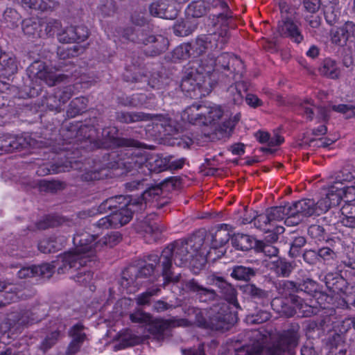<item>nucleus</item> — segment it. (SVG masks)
I'll list each match as a JSON object with an SVG mask.
<instances>
[{
  "mask_svg": "<svg viewBox=\"0 0 355 355\" xmlns=\"http://www.w3.org/2000/svg\"><path fill=\"white\" fill-rule=\"evenodd\" d=\"M73 242L77 245L74 250L59 256L57 260L58 272L60 274H71L75 282L86 286L89 279L87 235H83V238L76 235Z\"/></svg>",
  "mask_w": 355,
  "mask_h": 355,
  "instance_id": "3",
  "label": "nucleus"
},
{
  "mask_svg": "<svg viewBox=\"0 0 355 355\" xmlns=\"http://www.w3.org/2000/svg\"><path fill=\"white\" fill-rule=\"evenodd\" d=\"M62 245L61 239L58 242L55 239H45L40 241L38 244V248L44 253H51L60 249Z\"/></svg>",
  "mask_w": 355,
  "mask_h": 355,
  "instance_id": "52",
  "label": "nucleus"
},
{
  "mask_svg": "<svg viewBox=\"0 0 355 355\" xmlns=\"http://www.w3.org/2000/svg\"><path fill=\"white\" fill-rule=\"evenodd\" d=\"M277 33L279 36L289 38L297 44H300L304 40V36L297 21L289 17H286L279 21Z\"/></svg>",
  "mask_w": 355,
  "mask_h": 355,
  "instance_id": "19",
  "label": "nucleus"
},
{
  "mask_svg": "<svg viewBox=\"0 0 355 355\" xmlns=\"http://www.w3.org/2000/svg\"><path fill=\"white\" fill-rule=\"evenodd\" d=\"M159 291V288H152L138 295L135 298L137 304L139 306L150 305L152 297L156 295Z\"/></svg>",
  "mask_w": 355,
  "mask_h": 355,
  "instance_id": "59",
  "label": "nucleus"
},
{
  "mask_svg": "<svg viewBox=\"0 0 355 355\" xmlns=\"http://www.w3.org/2000/svg\"><path fill=\"white\" fill-rule=\"evenodd\" d=\"M248 85L246 82L237 81L231 85L225 92V98L228 103L241 105L244 101V95L248 92Z\"/></svg>",
  "mask_w": 355,
  "mask_h": 355,
  "instance_id": "26",
  "label": "nucleus"
},
{
  "mask_svg": "<svg viewBox=\"0 0 355 355\" xmlns=\"http://www.w3.org/2000/svg\"><path fill=\"white\" fill-rule=\"evenodd\" d=\"M148 255L144 256L140 266H130L123 270L121 278L119 281L120 286L123 288L128 290L129 287L139 286L138 279L148 278L151 277L155 272L157 266H160V263H154L147 259Z\"/></svg>",
  "mask_w": 355,
  "mask_h": 355,
  "instance_id": "9",
  "label": "nucleus"
},
{
  "mask_svg": "<svg viewBox=\"0 0 355 355\" xmlns=\"http://www.w3.org/2000/svg\"><path fill=\"white\" fill-rule=\"evenodd\" d=\"M159 117V125L164 129L166 135H173L178 132L176 122L172 119L160 115Z\"/></svg>",
  "mask_w": 355,
  "mask_h": 355,
  "instance_id": "55",
  "label": "nucleus"
},
{
  "mask_svg": "<svg viewBox=\"0 0 355 355\" xmlns=\"http://www.w3.org/2000/svg\"><path fill=\"white\" fill-rule=\"evenodd\" d=\"M334 189L336 193H340V191H342L345 199L344 203H352L355 201V187H339L334 185Z\"/></svg>",
  "mask_w": 355,
  "mask_h": 355,
  "instance_id": "62",
  "label": "nucleus"
},
{
  "mask_svg": "<svg viewBox=\"0 0 355 355\" xmlns=\"http://www.w3.org/2000/svg\"><path fill=\"white\" fill-rule=\"evenodd\" d=\"M83 327L80 324L74 325L70 331L73 340L69 346V352L75 353L79 348V343L84 340L85 334L83 333Z\"/></svg>",
  "mask_w": 355,
  "mask_h": 355,
  "instance_id": "42",
  "label": "nucleus"
},
{
  "mask_svg": "<svg viewBox=\"0 0 355 355\" xmlns=\"http://www.w3.org/2000/svg\"><path fill=\"white\" fill-rule=\"evenodd\" d=\"M276 288L279 293L282 295H288L289 300L291 302V297L297 296V295H295V293H300L299 279L296 281H280L276 286Z\"/></svg>",
  "mask_w": 355,
  "mask_h": 355,
  "instance_id": "37",
  "label": "nucleus"
},
{
  "mask_svg": "<svg viewBox=\"0 0 355 355\" xmlns=\"http://www.w3.org/2000/svg\"><path fill=\"white\" fill-rule=\"evenodd\" d=\"M306 243V239L304 236H295L289 243L290 249L288 256L292 259H296L302 254V248Z\"/></svg>",
  "mask_w": 355,
  "mask_h": 355,
  "instance_id": "49",
  "label": "nucleus"
},
{
  "mask_svg": "<svg viewBox=\"0 0 355 355\" xmlns=\"http://www.w3.org/2000/svg\"><path fill=\"white\" fill-rule=\"evenodd\" d=\"M207 12V4L204 1L191 2L186 10L188 17L198 18L204 16Z\"/></svg>",
  "mask_w": 355,
  "mask_h": 355,
  "instance_id": "46",
  "label": "nucleus"
},
{
  "mask_svg": "<svg viewBox=\"0 0 355 355\" xmlns=\"http://www.w3.org/2000/svg\"><path fill=\"white\" fill-rule=\"evenodd\" d=\"M223 116V110L220 105L195 103L184 110L182 118L193 125H208L216 123Z\"/></svg>",
  "mask_w": 355,
  "mask_h": 355,
  "instance_id": "7",
  "label": "nucleus"
},
{
  "mask_svg": "<svg viewBox=\"0 0 355 355\" xmlns=\"http://www.w3.org/2000/svg\"><path fill=\"white\" fill-rule=\"evenodd\" d=\"M98 9L104 16H110L116 12V7L113 0H100Z\"/></svg>",
  "mask_w": 355,
  "mask_h": 355,
  "instance_id": "63",
  "label": "nucleus"
},
{
  "mask_svg": "<svg viewBox=\"0 0 355 355\" xmlns=\"http://www.w3.org/2000/svg\"><path fill=\"white\" fill-rule=\"evenodd\" d=\"M153 35L144 28L128 27L124 29L123 37L138 44L149 45Z\"/></svg>",
  "mask_w": 355,
  "mask_h": 355,
  "instance_id": "29",
  "label": "nucleus"
},
{
  "mask_svg": "<svg viewBox=\"0 0 355 355\" xmlns=\"http://www.w3.org/2000/svg\"><path fill=\"white\" fill-rule=\"evenodd\" d=\"M270 318V313L266 311L259 310L256 314L248 317L247 320L250 324H262Z\"/></svg>",
  "mask_w": 355,
  "mask_h": 355,
  "instance_id": "64",
  "label": "nucleus"
},
{
  "mask_svg": "<svg viewBox=\"0 0 355 355\" xmlns=\"http://www.w3.org/2000/svg\"><path fill=\"white\" fill-rule=\"evenodd\" d=\"M255 252L257 253L261 252L267 257H277L279 249L271 243L258 240L255 243Z\"/></svg>",
  "mask_w": 355,
  "mask_h": 355,
  "instance_id": "51",
  "label": "nucleus"
},
{
  "mask_svg": "<svg viewBox=\"0 0 355 355\" xmlns=\"http://www.w3.org/2000/svg\"><path fill=\"white\" fill-rule=\"evenodd\" d=\"M197 76L196 73L191 72L182 78L180 87L183 92H195L201 87V83L200 81H198Z\"/></svg>",
  "mask_w": 355,
  "mask_h": 355,
  "instance_id": "45",
  "label": "nucleus"
},
{
  "mask_svg": "<svg viewBox=\"0 0 355 355\" xmlns=\"http://www.w3.org/2000/svg\"><path fill=\"white\" fill-rule=\"evenodd\" d=\"M149 12L153 16L166 19H173L178 14L173 4L162 0L153 2L149 6Z\"/></svg>",
  "mask_w": 355,
  "mask_h": 355,
  "instance_id": "24",
  "label": "nucleus"
},
{
  "mask_svg": "<svg viewBox=\"0 0 355 355\" xmlns=\"http://www.w3.org/2000/svg\"><path fill=\"white\" fill-rule=\"evenodd\" d=\"M145 98L143 94H134L131 96H121L119 98V103L125 107H137L142 105Z\"/></svg>",
  "mask_w": 355,
  "mask_h": 355,
  "instance_id": "56",
  "label": "nucleus"
},
{
  "mask_svg": "<svg viewBox=\"0 0 355 355\" xmlns=\"http://www.w3.org/2000/svg\"><path fill=\"white\" fill-rule=\"evenodd\" d=\"M338 267L341 273L345 272V275L348 273L353 277L355 276V252H349L343 256Z\"/></svg>",
  "mask_w": 355,
  "mask_h": 355,
  "instance_id": "39",
  "label": "nucleus"
},
{
  "mask_svg": "<svg viewBox=\"0 0 355 355\" xmlns=\"http://www.w3.org/2000/svg\"><path fill=\"white\" fill-rule=\"evenodd\" d=\"M317 252L319 262L323 261L328 264L334 261L337 257V253L329 247L320 248L317 250Z\"/></svg>",
  "mask_w": 355,
  "mask_h": 355,
  "instance_id": "58",
  "label": "nucleus"
},
{
  "mask_svg": "<svg viewBox=\"0 0 355 355\" xmlns=\"http://www.w3.org/2000/svg\"><path fill=\"white\" fill-rule=\"evenodd\" d=\"M214 73H221L229 77L235 78L236 76L241 77L245 72L244 64L241 59L229 53H223L213 61Z\"/></svg>",
  "mask_w": 355,
  "mask_h": 355,
  "instance_id": "11",
  "label": "nucleus"
},
{
  "mask_svg": "<svg viewBox=\"0 0 355 355\" xmlns=\"http://www.w3.org/2000/svg\"><path fill=\"white\" fill-rule=\"evenodd\" d=\"M211 6L213 10L209 19L216 30L211 33L198 36L194 42L190 43L193 57L200 56L207 51L221 50L230 39L229 28L233 19L232 12L223 0H214Z\"/></svg>",
  "mask_w": 355,
  "mask_h": 355,
  "instance_id": "2",
  "label": "nucleus"
},
{
  "mask_svg": "<svg viewBox=\"0 0 355 355\" xmlns=\"http://www.w3.org/2000/svg\"><path fill=\"white\" fill-rule=\"evenodd\" d=\"M291 304L297 309V313L303 318L311 317L317 315L319 309L317 306H313L306 304L300 296L291 297Z\"/></svg>",
  "mask_w": 355,
  "mask_h": 355,
  "instance_id": "34",
  "label": "nucleus"
},
{
  "mask_svg": "<svg viewBox=\"0 0 355 355\" xmlns=\"http://www.w3.org/2000/svg\"><path fill=\"white\" fill-rule=\"evenodd\" d=\"M347 337L343 334H339L337 330H333L328 338L329 348H337L347 349Z\"/></svg>",
  "mask_w": 355,
  "mask_h": 355,
  "instance_id": "50",
  "label": "nucleus"
},
{
  "mask_svg": "<svg viewBox=\"0 0 355 355\" xmlns=\"http://www.w3.org/2000/svg\"><path fill=\"white\" fill-rule=\"evenodd\" d=\"M157 217L156 213H150L135 225L136 232L142 235L147 243L157 242L162 237L164 228L155 221Z\"/></svg>",
  "mask_w": 355,
  "mask_h": 355,
  "instance_id": "13",
  "label": "nucleus"
},
{
  "mask_svg": "<svg viewBox=\"0 0 355 355\" xmlns=\"http://www.w3.org/2000/svg\"><path fill=\"white\" fill-rule=\"evenodd\" d=\"M173 33L176 36L185 37L192 33L193 28L188 21H177L173 26Z\"/></svg>",
  "mask_w": 355,
  "mask_h": 355,
  "instance_id": "57",
  "label": "nucleus"
},
{
  "mask_svg": "<svg viewBox=\"0 0 355 355\" xmlns=\"http://www.w3.org/2000/svg\"><path fill=\"white\" fill-rule=\"evenodd\" d=\"M300 326L298 322H292L286 329L276 333L271 338L272 344L266 349L247 351V355H284L288 352L293 355L300 339Z\"/></svg>",
  "mask_w": 355,
  "mask_h": 355,
  "instance_id": "6",
  "label": "nucleus"
},
{
  "mask_svg": "<svg viewBox=\"0 0 355 355\" xmlns=\"http://www.w3.org/2000/svg\"><path fill=\"white\" fill-rule=\"evenodd\" d=\"M178 180L175 178H171L162 181L160 184L152 185L145 189L140 197H134V198L142 199V202L146 205V201L154 198L156 196L162 195L164 191H171L175 189Z\"/></svg>",
  "mask_w": 355,
  "mask_h": 355,
  "instance_id": "22",
  "label": "nucleus"
},
{
  "mask_svg": "<svg viewBox=\"0 0 355 355\" xmlns=\"http://www.w3.org/2000/svg\"><path fill=\"white\" fill-rule=\"evenodd\" d=\"M206 238V231L198 230L185 240H177L168 244L159 256L149 254L147 259L154 263H160L164 285L177 284L180 281L181 274H175L173 271V262L177 266H184L191 257L202 250Z\"/></svg>",
  "mask_w": 355,
  "mask_h": 355,
  "instance_id": "1",
  "label": "nucleus"
},
{
  "mask_svg": "<svg viewBox=\"0 0 355 355\" xmlns=\"http://www.w3.org/2000/svg\"><path fill=\"white\" fill-rule=\"evenodd\" d=\"M293 220L288 219L287 223L291 225H297L303 221L304 218L315 216L316 208L315 200L304 198L291 203Z\"/></svg>",
  "mask_w": 355,
  "mask_h": 355,
  "instance_id": "17",
  "label": "nucleus"
},
{
  "mask_svg": "<svg viewBox=\"0 0 355 355\" xmlns=\"http://www.w3.org/2000/svg\"><path fill=\"white\" fill-rule=\"evenodd\" d=\"M207 260L211 261L207 258V254L205 255V252H202V250L198 251L196 254L189 261L191 271L193 274L198 275L205 267Z\"/></svg>",
  "mask_w": 355,
  "mask_h": 355,
  "instance_id": "44",
  "label": "nucleus"
},
{
  "mask_svg": "<svg viewBox=\"0 0 355 355\" xmlns=\"http://www.w3.org/2000/svg\"><path fill=\"white\" fill-rule=\"evenodd\" d=\"M230 277L235 280L250 283V282L255 277L258 273V269L246 266L244 265L236 264L233 266L230 270Z\"/></svg>",
  "mask_w": 355,
  "mask_h": 355,
  "instance_id": "30",
  "label": "nucleus"
},
{
  "mask_svg": "<svg viewBox=\"0 0 355 355\" xmlns=\"http://www.w3.org/2000/svg\"><path fill=\"white\" fill-rule=\"evenodd\" d=\"M237 321V314L231 310L229 304L223 302L211 308L205 326L214 331H225L230 329Z\"/></svg>",
  "mask_w": 355,
  "mask_h": 355,
  "instance_id": "8",
  "label": "nucleus"
},
{
  "mask_svg": "<svg viewBox=\"0 0 355 355\" xmlns=\"http://www.w3.org/2000/svg\"><path fill=\"white\" fill-rule=\"evenodd\" d=\"M268 266L277 277L284 278L288 277L296 267L295 261H288L284 257H277L275 260L269 262Z\"/></svg>",
  "mask_w": 355,
  "mask_h": 355,
  "instance_id": "28",
  "label": "nucleus"
},
{
  "mask_svg": "<svg viewBox=\"0 0 355 355\" xmlns=\"http://www.w3.org/2000/svg\"><path fill=\"white\" fill-rule=\"evenodd\" d=\"M355 40V23L352 21H346L332 33L331 42L339 46H345L348 41Z\"/></svg>",
  "mask_w": 355,
  "mask_h": 355,
  "instance_id": "23",
  "label": "nucleus"
},
{
  "mask_svg": "<svg viewBox=\"0 0 355 355\" xmlns=\"http://www.w3.org/2000/svg\"><path fill=\"white\" fill-rule=\"evenodd\" d=\"M168 39L162 35H153L149 45L146 49V54L150 56H157L165 52L168 47Z\"/></svg>",
  "mask_w": 355,
  "mask_h": 355,
  "instance_id": "31",
  "label": "nucleus"
},
{
  "mask_svg": "<svg viewBox=\"0 0 355 355\" xmlns=\"http://www.w3.org/2000/svg\"><path fill=\"white\" fill-rule=\"evenodd\" d=\"M308 235L315 241V242H322L329 239V235L327 230L322 225L313 224L308 227Z\"/></svg>",
  "mask_w": 355,
  "mask_h": 355,
  "instance_id": "48",
  "label": "nucleus"
},
{
  "mask_svg": "<svg viewBox=\"0 0 355 355\" xmlns=\"http://www.w3.org/2000/svg\"><path fill=\"white\" fill-rule=\"evenodd\" d=\"M355 320L350 318H345L344 320L338 322L336 325H334V330H337L339 334H343L347 337V334L353 327L354 329Z\"/></svg>",
  "mask_w": 355,
  "mask_h": 355,
  "instance_id": "61",
  "label": "nucleus"
},
{
  "mask_svg": "<svg viewBox=\"0 0 355 355\" xmlns=\"http://www.w3.org/2000/svg\"><path fill=\"white\" fill-rule=\"evenodd\" d=\"M184 320L175 318H153L146 327V329L153 339L158 342H162L169 339L172 336L173 329L181 326Z\"/></svg>",
  "mask_w": 355,
  "mask_h": 355,
  "instance_id": "12",
  "label": "nucleus"
},
{
  "mask_svg": "<svg viewBox=\"0 0 355 355\" xmlns=\"http://www.w3.org/2000/svg\"><path fill=\"white\" fill-rule=\"evenodd\" d=\"M324 279L326 286L332 293L339 294L345 291L347 282L341 275L328 274Z\"/></svg>",
  "mask_w": 355,
  "mask_h": 355,
  "instance_id": "35",
  "label": "nucleus"
},
{
  "mask_svg": "<svg viewBox=\"0 0 355 355\" xmlns=\"http://www.w3.org/2000/svg\"><path fill=\"white\" fill-rule=\"evenodd\" d=\"M341 200V193H334V184L330 187L329 193L324 198H322L318 201H315V207L316 208L315 216H320L322 213H326L333 206L339 204Z\"/></svg>",
  "mask_w": 355,
  "mask_h": 355,
  "instance_id": "27",
  "label": "nucleus"
},
{
  "mask_svg": "<svg viewBox=\"0 0 355 355\" xmlns=\"http://www.w3.org/2000/svg\"><path fill=\"white\" fill-rule=\"evenodd\" d=\"M291 209V203L287 202L284 205L272 207L266 210L271 222L285 220V223L287 225H291L287 223L288 219L293 220Z\"/></svg>",
  "mask_w": 355,
  "mask_h": 355,
  "instance_id": "32",
  "label": "nucleus"
},
{
  "mask_svg": "<svg viewBox=\"0 0 355 355\" xmlns=\"http://www.w3.org/2000/svg\"><path fill=\"white\" fill-rule=\"evenodd\" d=\"M140 342V337L133 334L130 330L126 329L119 335V343L117 345V348L119 349H125L138 345Z\"/></svg>",
  "mask_w": 355,
  "mask_h": 355,
  "instance_id": "41",
  "label": "nucleus"
},
{
  "mask_svg": "<svg viewBox=\"0 0 355 355\" xmlns=\"http://www.w3.org/2000/svg\"><path fill=\"white\" fill-rule=\"evenodd\" d=\"M183 286L187 292L195 294L200 302H210L220 298L214 289L205 287L195 278L184 280Z\"/></svg>",
  "mask_w": 355,
  "mask_h": 355,
  "instance_id": "18",
  "label": "nucleus"
},
{
  "mask_svg": "<svg viewBox=\"0 0 355 355\" xmlns=\"http://www.w3.org/2000/svg\"><path fill=\"white\" fill-rule=\"evenodd\" d=\"M239 290L246 300L254 304L256 308L268 306L270 302V291L254 283H248L239 286Z\"/></svg>",
  "mask_w": 355,
  "mask_h": 355,
  "instance_id": "16",
  "label": "nucleus"
},
{
  "mask_svg": "<svg viewBox=\"0 0 355 355\" xmlns=\"http://www.w3.org/2000/svg\"><path fill=\"white\" fill-rule=\"evenodd\" d=\"M98 166L90 169V181L103 180L108 176V169H121V174L143 169L147 163V158L141 154L131 155L125 158L119 157L116 152L105 153Z\"/></svg>",
  "mask_w": 355,
  "mask_h": 355,
  "instance_id": "5",
  "label": "nucleus"
},
{
  "mask_svg": "<svg viewBox=\"0 0 355 355\" xmlns=\"http://www.w3.org/2000/svg\"><path fill=\"white\" fill-rule=\"evenodd\" d=\"M192 55L190 43H184L177 46L172 52V58L174 60H187Z\"/></svg>",
  "mask_w": 355,
  "mask_h": 355,
  "instance_id": "53",
  "label": "nucleus"
},
{
  "mask_svg": "<svg viewBox=\"0 0 355 355\" xmlns=\"http://www.w3.org/2000/svg\"><path fill=\"white\" fill-rule=\"evenodd\" d=\"M229 225L226 224L219 225L209 232L208 238H211V248L207 252L208 259L215 261L223 254L222 251L217 252V249L225 245L230 239Z\"/></svg>",
  "mask_w": 355,
  "mask_h": 355,
  "instance_id": "14",
  "label": "nucleus"
},
{
  "mask_svg": "<svg viewBox=\"0 0 355 355\" xmlns=\"http://www.w3.org/2000/svg\"><path fill=\"white\" fill-rule=\"evenodd\" d=\"M255 238L244 234H235L231 239L232 246L237 250L243 252L252 249L255 250V243L257 241Z\"/></svg>",
  "mask_w": 355,
  "mask_h": 355,
  "instance_id": "33",
  "label": "nucleus"
},
{
  "mask_svg": "<svg viewBox=\"0 0 355 355\" xmlns=\"http://www.w3.org/2000/svg\"><path fill=\"white\" fill-rule=\"evenodd\" d=\"M145 119V114L143 112H116V120L122 123H131L141 121Z\"/></svg>",
  "mask_w": 355,
  "mask_h": 355,
  "instance_id": "47",
  "label": "nucleus"
},
{
  "mask_svg": "<svg viewBox=\"0 0 355 355\" xmlns=\"http://www.w3.org/2000/svg\"><path fill=\"white\" fill-rule=\"evenodd\" d=\"M145 209L146 205L142 202V199L134 198L126 207L111 212V222L113 227L116 228L128 224L132 220L134 213L141 211Z\"/></svg>",
  "mask_w": 355,
  "mask_h": 355,
  "instance_id": "15",
  "label": "nucleus"
},
{
  "mask_svg": "<svg viewBox=\"0 0 355 355\" xmlns=\"http://www.w3.org/2000/svg\"><path fill=\"white\" fill-rule=\"evenodd\" d=\"M121 240L122 234L119 232H111L94 244H92V241L90 239V263L96 261V256L94 252L100 251L103 246L112 248L120 243Z\"/></svg>",
  "mask_w": 355,
  "mask_h": 355,
  "instance_id": "25",
  "label": "nucleus"
},
{
  "mask_svg": "<svg viewBox=\"0 0 355 355\" xmlns=\"http://www.w3.org/2000/svg\"><path fill=\"white\" fill-rule=\"evenodd\" d=\"M94 215L92 213H90V216H92L93 218L90 220V223L92 222V226L94 229H97V230H94V232H96L94 234H90V237L92 238V242L96 239L98 236L99 232L98 230H103L108 229L109 227H113V224L111 222V215L106 216L100 218L99 220H96L94 218Z\"/></svg>",
  "mask_w": 355,
  "mask_h": 355,
  "instance_id": "43",
  "label": "nucleus"
},
{
  "mask_svg": "<svg viewBox=\"0 0 355 355\" xmlns=\"http://www.w3.org/2000/svg\"><path fill=\"white\" fill-rule=\"evenodd\" d=\"M300 292H304L311 297H316L321 293L320 285L311 278L306 277L299 279Z\"/></svg>",
  "mask_w": 355,
  "mask_h": 355,
  "instance_id": "38",
  "label": "nucleus"
},
{
  "mask_svg": "<svg viewBox=\"0 0 355 355\" xmlns=\"http://www.w3.org/2000/svg\"><path fill=\"white\" fill-rule=\"evenodd\" d=\"M123 74V78L125 82L131 83H146L152 88L159 89L162 85L160 76L158 73H153L148 77V75L141 73L139 69L140 62L139 58H130V63L128 60Z\"/></svg>",
  "mask_w": 355,
  "mask_h": 355,
  "instance_id": "10",
  "label": "nucleus"
},
{
  "mask_svg": "<svg viewBox=\"0 0 355 355\" xmlns=\"http://www.w3.org/2000/svg\"><path fill=\"white\" fill-rule=\"evenodd\" d=\"M153 318L150 313H145L140 309L135 310L130 314V320L134 323L146 324L148 327Z\"/></svg>",
  "mask_w": 355,
  "mask_h": 355,
  "instance_id": "60",
  "label": "nucleus"
},
{
  "mask_svg": "<svg viewBox=\"0 0 355 355\" xmlns=\"http://www.w3.org/2000/svg\"><path fill=\"white\" fill-rule=\"evenodd\" d=\"M319 71L321 75L331 79H338L340 73L336 62L331 58H326L323 60L319 67Z\"/></svg>",
  "mask_w": 355,
  "mask_h": 355,
  "instance_id": "36",
  "label": "nucleus"
},
{
  "mask_svg": "<svg viewBox=\"0 0 355 355\" xmlns=\"http://www.w3.org/2000/svg\"><path fill=\"white\" fill-rule=\"evenodd\" d=\"M211 284L219 289L223 298L230 304L237 303V291L234 286L228 282L223 277L212 274L209 277Z\"/></svg>",
  "mask_w": 355,
  "mask_h": 355,
  "instance_id": "21",
  "label": "nucleus"
},
{
  "mask_svg": "<svg viewBox=\"0 0 355 355\" xmlns=\"http://www.w3.org/2000/svg\"><path fill=\"white\" fill-rule=\"evenodd\" d=\"M133 200L134 197L130 196L120 195L111 197L103 200L97 208L92 207L90 209V213L93 214H101L106 212L107 210L114 212V211L120 210L123 207H126Z\"/></svg>",
  "mask_w": 355,
  "mask_h": 355,
  "instance_id": "20",
  "label": "nucleus"
},
{
  "mask_svg": "<svg viewBox=\"0 0 355 355\" xmlns=\"http://www.w3.org/2000/svg\"><path fill=\"white\" fill-rule=\"evenodd\" d=\"M322 10L325 21L329 26H334L338 22L340 17L338 7L326 6Z\"/></svg>",
  "mask_w": 355,
  "mask_h": 355,
  "instance_id": "54",
  "label": "nucleus"
},
{
  "mask_svg": "<svg viewBox=\"0 0 355 355\" xmlns=\"http://www.w3.org/2000/svg\"><path fill=\"white\" fill-rule=\"evenodd\" d=\"M173 158V155L166 156L165 157L156 156L154 159H147L146 167L149 166V170L159 173L168 169V163H170V159Z\"/></svg>",
  "mask_w": 355,
  "mask_h": 355,
  "instance_id": "40",
  "label": "nucleus"
},
{
  "mask_svg": "<svg viewBox=\"0 0 355 355\" xmlns=\"http://www.w3.org/2000/svg\"><path fill=\"white\" fill-rule=\"evenodd\" d=\"M97 110H90V145L94 144L97 148H137L144 144L133 138L117 137L116 128H103L101 123V114Z\"/></svg>",
  "mask_w": 355,
  "mask_h": 355,
  "instance_id": "4",
  "label": "nucleus"
}]
</instances>
